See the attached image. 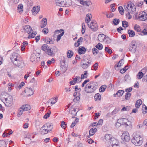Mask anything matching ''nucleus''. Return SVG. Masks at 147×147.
Instances as JSON below:
<instances>
[{
  "label": "nucleus",
  "instance_id": "obj_1",
  "mask_svg": "<svg viewBox=\"0 0 147 147\" xmlns=\"http://www.w3.org/2000/svg\"><path fill=\"white\" fill-rule=\"evenodd\" d=\"M11 60L13 64L16 67L22 68L24 65L23 61L20 55L16 53H13L10 56Z\"/></svg>",
  "mask_w": 147,
  "mask_h": 147
},
{
  "label": "nucleus",
  "instance_id": "obj_2",
  "mask_svg": "<svg viewBox=\"0 0 147 147\" xmlns=\"http://www.w3.org/2000/svg\"><path fill=\"white\" fill-rule=\"evenodd\" d=\"M97 88V83L91 82L87 84L85 88V91L87 93H91L94 92Z\"/></svg>",
  "mask_w": 147,
  "mask_h": 147
},
{
  "label": "nucleus",
  "instance_id": "obj_3",
  "mask_svg": "<svg viewBox=\"0 0 147 147\" xmlns=\"http://www.w3.org/2000/svg\"><path fill=\"white\" fill-rule=\"evenodd\" d=\"M123 6L125 10L128 13H133L136 11V5L131 1L128 2L127 5H124Z\"/></svg>",
  "mask_w": 147,
  "mask_h": 147
},
{
  "label": "nucleus",
  "instance_id": "obj_4",
  "mask_svg": "<svg viewBox=\"0 0 147 147\" xmlns=\"http://www.w3.org/2000/svg\"><path fill=\"white\" fill-rule=\"evenodd\" d=\"M134 136L131 140L132 142L136 146L141 145L142 143V138L139 135L136 133L134 134Z\"/></svg>",
  "mask_w": 147,
  "mask_h": 147
},
{
  "label": "nucleus",
  "instance_id": "obj_5",
  "mask_svg": "<svg viewBox=\"0 0 147 147\" xmlns=\"http://www.w3.org/2000/svg\"><path fill=\"white\" fill-rule=\"evenodd\" d=\"M98 39L100 42H104L107 44L111 43V39L104 34H99L98 36Z\"/></svg>",
  "mask_w": 147,
  "mask_h": 147
},
{
  "label": "nucleus",
  "instance_id": "obj_6",
  "mask_svg": "<svg viewBox=\"0 0 147 147\" xmlns=\"http://www.w3.org/2000/svg\"><path fill=\"white\" fill-rule=\"evenodd\" d=\"M13 98L12 96H8L7 97L5 98V101L3 102L7 107H11L13 104Z\"/></svg>",
  "mask_w": 147,
  "mask_h": 147
},
{
  "label": "nucleus",
  "instance_id": "obj_7",
  "mask_svg": "<svg viewBox=\"0 0 147 147\" xmlns=\"http://www.w3.org/2000/svg\"><path fill=\"white\" fill-rule=\"evenodd\" d=\"M41 49L49 55H51L53 54V51L50 49L49 47L47 44H44L41 47Z\"/></svg>",
  "mask_w": 147,
  "mask_h": 147
},
{
  "label": "nucleus",
  "instance_id": "obj_8",
  "mask_svg": "<svg viewBox=\"0 0 147 147\" xmlns=\"http://www.w3.org/2000/svg\"><path fill=\"white\" fill-rule=\"evenodd\" d=\"M119 121L121 122L122 125H125L126 126H128L131 128H132V125L131 121L127 119L121 118L119 119Z\"/></svg>",
  "mask_w": 147,
  "mask_h": 147
},
{
  "label": "nucleus",
  "instance_id": "obj_9",
  "mask_svg": "<svg viewBox=\"0 0 147 147\" xmlns=\"http://www.w3.org/2000/svg\"><path fill=\"white\" fill-rule=\"evenodd\" d=\"M137 18L140 21H145L147 19V14L144 11L140 12Z\"/></svg>",
  "mask_w": 147,
  "mask_h": 147
},
{
  "label": "nucleus",
  "instance_id": "obj_10",
  "mask_svg": "<svg viewBox=\"0 0 147 147\" xmlns=\"http://www.w3.org/2000/svg\"><path fill=\"white\" fill-rule=\"evenodd\" d=\"M121 138L123 140L127 142L129 140L130 137L129 134L127 131H124L121 136Z\"/></svg>",
  "mask_w": 147,
  "mask_h": 147
},
{
  "label": "nucleus",
  "instance_id": "obj_11",
  "mask_svg": "<svg viewBox=\"0 0 147 147\" xmlns=\"http://www.w3.org/2000/svg\"><path fill=\"white\" fill-rule=\"evenodd\" d=\"M88 26L93 31H96L98 29L97 25L96 22H92L89 24L88 23Z\"/></svg>",
  "mask_w": 147,
  "mask_h": 147
},
{
  "label": "nucleus",
  "instance_id": "obj_12",
  "mask_svg": "<svg viewBox=\"0 0 147 147\" xmlns=\"http://www.w3.org/2000/svg\"><path fill=\"white\" fill-rule=\"evenodd\" d=\"M24 92L26 93V95L28 96L32 95L34 94V91L31 88H26Z\"/></svg>",
  "mask_w": 147,
  "mask_h": 147
},
{
  "label": "nucleus",
  "instance_id": "obj_13",
  "mask_svg": "<svg viewBox=\"0 0 147 147\" xmlns=\"http://www.w3.org/2000/svg\"><path fill=\"white\" fill-rule=\"evenodd\" d=\"M111 141H109L112 147H119V142L117 140L114 138H112Z\"/></svg>",
  "mask_w": 147,
  "mask_h": 147
},
{
  "label": "nucleus",
  "instance_id": "obj_14",
  "mask_svg": "<svg viewBox=\"0 0 147 147\" xmlns=\"http://www.w3.org/2000/svg\"><path fill=\"white\" fill-rule=\"evenodd\" d=\"M77 1L84 6L86 5L87 6H89L92 4L91 2L90 1H84L83 0H77Z\"/></svg>",
  "mask_w": 147,
  "mask_h": 147
},
{
  "label": "nucleus",
  "instance_id": "obj_15",
  "mask_svg": "<svg viewBox=\"0 0 147 147\" xmlns=\"http://www.w3.org/2000/svg\"><path fill=\"white\" fill-rule=\"evenodd\" d=\"M136 46L133 42H131L129 47V49L130 51L133 53H135L136 50Z\"/></svg>",
  "mask_w": 147,
  "mask_h": 147
},
{
  "label": "nucleus",
  "instance_id": "obj_16",
  "mask_svg": "<svg viewBox=\"0 0 147 147\" xmlns=\"http://www.w3.org/2000/svg\"><path fill=\"white\" fill-rule=\"evenodd\" d=\"M44 126L49 132L51 131L53 128V125L49 123H46Z\"/></svg>",
  "mask_w": 147,
  "mask_h": 147
},
{
  "label": "nucleus",
  "instance_id": "obj_17",
  "mask_svg": "<svg viewBox=\"0 0 147 147\" xmlns=\"http://www.w3.org/2000/svg\"><path fill=\"white\" fill-rule=\"evenodd\" d=\"M24 29L26 32L28 34H29L32 32V29L29 25H26L24 27Z\"/></svg>",
  "mask_w": 147,
  "mask_h": 147
},
{
  "label": "nucleus",
  "instance_id": "obj_18",
  "mask_svg": "<svg viewBox=\"0 0 147 147\" xmlns=\"http://www.w3.org/2000/svg\"><path fill=\"white\" fill-rule=\"evenodd\" d=\"M86 51L85 48L84 47H80L78 49V51L80 54H84Z\"/></svg>",
  "mask_w": 147,
  "mask_h": 147
},
{
  "label": "nucleus",
  "instance_id": "obj_19",
  "mask_svg": "<svg viewBox=\"0 0 147 147\" xmlns=\"http://www.w3.org/2000/svg\"><path fill=\"white\" fill-rule=\"evenodd\" d=\"M82 63L90 65L91 63V60L90 57L88 58L83 57V59L82 61Z\"/></svg>",
  "mask_w": 147,
  "mask_h": 147
},
{
  "label": "nucleus",
  "instance_id": "obj_20",
  "mask_svg": "<svg viewBox=\"0 0 147 147\" xmlns=\"http://www.w3.org/2000/svg\"><path fill=\"white\" fill-rule=\"evenodd\" d=\"M83 38L82 37L80 38L78 40L77 42H75L74 43V45L76 47H78L79 45L81 44L83 41Z\"/></svg>",
  "mask_w": 147,
  "mask_h": 147
},
{
  "label": "nucleus",
  "instance_id": "obj_21",
  "mask_svg": "<svg viewBox=\"0 0 147 147\" xmlns=\"http://www.w3.org/2000/svg\"><path fill=\"white\" fill-rule=\"evenodd\" d=\"M56 5L58 6L64 7L63 0H55Z\"/></svg>",
  "mask_w": 147,
  "mask_h": 147
},
{
  "label": "nucleus",
  "instance_id": "obj_22",
  "mask_svg": "<svg viewBox=\"0 0 147 147\" xmlns=\"http://www.w3.org/2000/svg\"><path fill=\"white\" fill-rule=\"evenodd\" d=\"M47 20L45 18H44L41 22L40 27L43 28L47 24Z\"/></svg>",
  "mask_w": 147,
  "mask_h": 147
},
{
  "label": "nucleus",
  "instance_id": "obj_23",
  "mask_svg": "<svg viewBox=\"0 0 147 147\" xmlns=\"http://www.w3.org/2000/svg\"><path fill=\"white\" fill-rule=\"evenodd\" d=\"M64 7H68L71 5V0H63Z\"/></svg>",
  "mask_w": 147,
  "mask_h": 147
},
{
  "label": "nucleus",
  "instance_id": "obj_24",
  "mask_svg": "<svg viewBox=\"0 0 147 147\" xmlns=\"http://www.w3.org/2000/svg\"><path fill=\"white\" fill-rule=\"evenodd\" d=\"M124 92V91L123 90H119L117 91V92L114 94V97H116V95H117V96L120 97L122 95Z\"/></svg>",
  "mask_w": 147,
  "mask_h": 147
},
{
  "label": "nucleus",
  "instance_id": "obj_25",
  "mask_svg": "<svg viewBox=\"0 0 147 147\" xmlns=\"http://www.w3.org/2000/svg\"><path fill=\"white\" fill-rule=\"evenodd\" d=\"M37 58H38L36 57V55L34 53L31 55L30 59L32 62L34 63L36 62V59Z\"/></svg>",
  "mask_w": 147,
  "mask_h": 147
},
{
  "label": "nucleus",
  "instance_id": "obj_26",
  "mask_svg": "<svg viewBox=\"0 0 147 147\" xmlns=\"http://www.w3.org/2000/svg\"><path fill=\"white\" fill-rule=\"evenodd\" d=\"M86 17L85 19V21L88 23L92 18V15L91 14L88 13L86 15Z\"/></svg>",
  "mask_w": 147,
  "mask_h": 147
},
{
  "label": "nucleus",
  "instance_id": "obj_27",
  "mask_svg": "<svg viewBox=\"0 0 147 147\" xmlns=\"http://www.w3.org/2000/svg\"><path fill=\"white\" fill-rule=\"evenodd\" d=\"M80 93H78L77 96L75 97V98L73 99V101L77 103L78 102H79L80 100Z\"/></svg>",
  "mask_w": 147,
  "mask_h": 147
},
{
  "label": "nucleus",
  "instance_id": "obj_28",
  "mask_svg": "<svg viewBox=\"0 0 147 147\" xmlns=\"http://www.w3.org/2000/svg\"><path fill=\"white\" fill-rule=\"evenodd\" d=\"M127 33L129 35V36L130 37H134L135 35V32L132 30H129L128 31Z\"/></svg>",
  "mask_w": 147,
  "mask_h": 147
},
{
  "label": "nucleus",
  "instance_id": "obj_29",
  "mask_svg": "<svg viewBox=\"0 0 147 147\" xmlns=\"http://www.w3.org/2000/svg\"><path fill=\"white\" fill-rule=\"evenodd\" d=\"M41 134H47L49 132L44 125L41 127Z\"/></svg>",
  "mask_w": 147,
  "mask_h": 147
},
{
  "label": "nucleus",
  "instance_id": "obj_30",
  "mask_svg": "<svg viewBox=\"0 0 147 147\" xmlns=\"http://www.w3.org/2000/svg\"><path fill=\"white\" fill-rule=\"evenodd\" d=\"M23 5L22 4H20L18 5V12L19 13H21L23 11Z\"/></svg>",
  "mask_w": 147,
  "mask_h": 147
},
{
  "label": "nucleus",
  "instance_id": "obj_31",
  "mask_svg": "<svg viewBox=\"0 0 147 147\" xmlns=\"http://www.w3.org/2000/svg\"><path fill=\"white\" fill-rule=\"evenodd\" d=\"M21 107L24 111H28L31 108L30 105H24Z\"/></svg>",
  "mask_w": 147,
  "mask_h": 147
},
{
  "label": "nucleus",
  "instance_id": "obj_32",
  "mask_svg": "<svg viewBox=\"0 0 147 147\" xmlns=\"http://www.w3.org/2000/svg\"><path fill=\"white\" fill-rule=\"evenodd\" d=\"M142 104V100L140 99L138 100L136 102L135 104V107L137 108H138Z\"/></svg>",
  "mask_w": 147,
  "mask_h": 147
},
{
  "label": "nucleus",
  "instance_id": "obj_33",
  "mask_svg": "<svg viewBox=\"0 0 147 147\" xmlns=\"http://www.w3.org/2000/svg\"><path fill=\"white\" fill-rule=\"evenodd\" d=\"M25 84V83L23 82H22L19 85L16 86V88L17 90H19Z\"/></svg>",
  "mask_w": 147,
  "mask_h": 147
},
{
  "label": "nucleus",
  "instance_id": "obj_34",
  "mask_svg": "<svg viewBox=\"0 0 147 147\" xmlns=\"http://www.w3.org/2000/svg\"><path fill=\"white\" fill-rule=\"evenodd\" d=\"M97 131V129L96 128H92L89 131V133L90 136L93 135Z\"/></svg>",
  "mask_w": 147,
  "mask_h": 147
},
{
  "label": "nucleus",
  "instance_id": "obj_35",
  "mask_svg": "<svg viewBox=\"0 0 147 147\" xmlns=\"http://www.w3.org/2000/svg\"><path fill=\"white\" fill-rule=\"evenodd\" d=\"M40 10V7L38 6L34 7L32 10V11L33 13L35 12L36 13H38Z\"/></svg>",
  "mask_w": 147,
  "mask_h": 147
},
{
  "label": "nucleus",
  "instance_id": "obj_36",
  "mask_svg": "<svg viewBox=\"0 0 147 147\" xmlns=\"http://www.w3.org/2000/svg\"><path fill=\"white\" fill-rule=\"evenodd\" d=\"M73 80L75 83L80 82L81 80V78L79 76H76L73 79Z\"/></svg>",
  "mask_w": 147,
  "mask_h": 147
},
{
  "label": "nucleus",
  "instance_id": "obj_37",
  "mask_svg": "<svg viewBox=\"0 0 147 147\" xmlns=\"http://www.w3.org/2000/svg\"><path fill=\"white\" fill-rule=\"evenodd\" d=\"M112 138V136L110 134H106L105 136V138L107 141H111Z\"/></svg>",
  "mask_w": 147,
  "mask_h": 147
},
{
  "label": "nucleus",
  "instance_id": "obj_38",
  "mask_svg": "<svg viewBox=\"0 0 147 147\" xmlns=\"http://www.w3.org/2000/svg\"><path fill=\"white\" fill-rule=\"evenodd\" d=\"M45 40L46 43L47 44H53V40L50 38H45Z\"/></svg>",
  "mask_w": 147,
  "mask_h": 147
},
{
  "label": "nucleus",
  "instance_id": "obj_39",
  "mask_svg": "<svg viewBox=\"0 0 147 147\" xmlns=\"http://www.w3.org/2000/svg\"><path fill=\"white\" fill-rule=\"evenodd\" d=\"M57 101V98H53L50 100L48 102V103H50L52 105L55 104Z\"/></svg>",
  "mask_w": 147,
  "mask_h": 147
},
{
  "label": "nucleus",
  "instance_id": "obj_40",
  "mask_svg": "<svg viewBox=\"0 0 147 147\" xmlns=\"http://www.w3.org/2000/svg\"><path fill=\"white\" fill-rule=\"evenodd\" d=\"M67 57L70 58L73 56L74 53L72 51L69 50L67 52Z\"/></svg>",
  "mask_w": 147,
  "mask_h": 147
},
{
  "label": "nucleus",
  "instance_id": "obj_41",
  "mask_svg": "<svg viewBox=\"0 0 147 147\" xmlns=\"http://www.w3.org/2000/svg\"><path fill=\"white\" fill-rule=\"evenodd\" d=\"M134 29L137 32H140L141 29L140 27L138 25L136 24L134 26Z\"/></svg>",
  "mask_w": 147,
  "mask_h": 147
},
{
  "label": "nucleus",
  "instance_id": "obj_42",
  "mask_svg": "<svg viewBox=\"0 0 147 147\" xmlns=\"http://www.w3.org/2000/svg\"><path fill=\"white\" fill-rule=\"evenodd\" d=\"M94 98L95 100H100L101 99V96L99 93H97L95 95Z\"/></svg>",
  "mask_w": 147,
  "mask_h": 147
},
{
  "label": "nucleus",
  "instance_id": "obj_43",
  "mask_svg": "<svg viewBox=\"0 0 147 147\" xmlns=\"http://www.w3.org/2000/svg\"><path fill=\"white\" fill-rule=\"evenodd\" d=\"M107 88V86L105 85L102 86L100 88L99 91L100 92H102L105 91Z\"/></svg>",
  "mask_w": 147,
  "mask_h": 147
},
{
  "label": "nucleus",
  "instance_id": "obj_44",
  "mask_svg": "<svg viewBox=\"0 0 147 147\" xmlns=\"http://www.w3.org/2000/svg\"><path fill=\"white\" fill-rule=\"evenodd\" d=\"M142 111L144 114H145L147 113V107L144 105H143Z\"/></svg>",
  "mask_w": 147,
  "mask_h": 147
},
{
  "label": "nucleus",
  "instance_id": "obj_45",
  "mask_svg": "<svg viewBox=\"0 0 147 147\" xmlns=\"http://www.w3.org/2000/svg\"><path fill=\"white\" fill-rule=\"evenodd\" d=\"M143 4V2L142 1L137 2L135 3L136 6L139 7L140 8L142 7V5Z\"/></svg>",
  "mask_w": 147,
  "mask_h": 147
},
{
  "label": "nucleus",
  "instance_id": "obj_46",
  "mask_svg": "<svg viewBox=\"0 0 147 147\" xmlns=\"http://www.w3.org/2000/svg\"><path fill=\"white\" fill-rule=\"evenodd\" d=\"M37 34V33L36 32H32V33L31 34H30L28 36V38H34L35 35Z\"/></svg>",
  "mask_w": 147,
  "mask_h": 147
},
{
  "label": "nucleus",
  "instance_id": "obj_47",
  "mask_svg": "<svg viewBox=\"0 0 147 147\" xmlns=\"http://www.w3.org/2000/svg\"><path fill=\"white\" fill-rule=\"evenodd\" d=\"M24 111V110H23L22 108V107H21L18 110V116L20 117V115H21L22 114Z\"/></svg>",
  "mask_w": 147,
  "mask_h": 147
},
{
  "label": "nucleus",
  "instance_id": "obj_48",
  "mask_svg": "<svg viewBox=\"0 0 147 147\" xmlns=\"http://www.w3.org/2000/svg\"><path fill=\"white\" fill-rule=\"evenodd\" d=\"M88 74L87 71H85L84 72V74H82L81 75V78L82 79H84V78H87V74Z\"/></svg>",
  "mask_w": 147,
  "mask_h": 147
},
{
  "label": "nucleus",
  "instance_id": "obj_49",
  "mask_svg": "<svg viewBox=\"0 0 147 147\" xmlns=\"http://www.w3.org/2000/svg\"><path fill=\"white\" fill-rule=\"evenodd\" d=\"M6 147V143L3 140L0 141V147Z\"/></svg>",
  "mask_w": 147,
  "mask_h": 147
},
{
  "label": "nucleus",
  "instance_id": "obj_50",
  "mask_svg": "<svg viewBox=\"0 0 147 147\" xmlns=\"http://www.w3.org/2000/svg\"><path fill=\"white\" fill-rule=\"evenodd\" d=\"M82 64L81 65V67L84 69H86L90 65L88 64L82 63Z\"/></svg>",
  "mask_w": 147,
  "mask_h": 147
},
{
  "label": "nucleus",
  "instance_id": "obj_51",
  "mask_svg": "<svg viewBox=\"0 0 147 147\" xmlns=\"http://www.w3.org/2000/svg\"><path fill=\"white\" fill-rule=\"evenodd\" d=\"M95 47L97 49L100 50L102 49L103 48V45L100 43H98Z\"/></svg>",
  "mask_w": 147,
  "mask_h": 147
},
{
  "label": "nucleus",
  "instance_id": "obj_52",
  "mask_svg": "<svg viewBox=\"0 0 147 147\" xmlns=\"http://www.w3.org/2000/svg\"><path fill=\"white\" fill-rule=\"evenodd\" d=\"M61 125L63 128L65 129L67 127V124L64 121H62L61 122Z\"/></svg>",
  "mask_w": 147,
  "mask_h": 147
},
{
  "label": "nucleus",
  "instance_id": "obj_53",
  "mask_svg": "<svg viewBox=\"0 0 147 147\" xmlns=\"http://www.w3.org/2000/svg\"><path fill=\"white\" fill-rule=\"evenodd\" d=\"M144 75L143 73L142 72H139L137 75L138 78L139 79H141Z\"/></svg>",
  "mask_w": 147,
  "mask_h": 147
},
{
  "label": "nucleus",
  "instance_id": "obj_54",
  "mask_svg": "<svg viewBox=\"0 0 147 147\" xmlns=\"http://www.w3.org/2000/svg\"><path fill=\"white\" fill-rule=\"evenodd\" d=\"M128 22L125 21H122V26L124 28L127 27L128 26Z\"/></svg>",
  "mask_w": 147,
  "mask_h": 147
},
{
  "label": "nucleus",
  "instance_id": "obj_55",
  "mask_svg": "<svg viewBox=\"0 0 147 147\" xmlns=\"http://www.w3.org/2000/svg\"><path fill=\"white\" fill-rule=\"evenodd\" d=\"M119 11L121 15H123L124 13V9L123 7L121 6H120L118 7Z\"/></svg>",
  "mask_w": 147,
  "mask_h": 147
},
{
  "label": "nucleus",
  "instance_id": "obj_56",
  "mask_svg": "<svg viewBox=\"0 0 147 147\" xmlns=\"http://www.w3.org/2000/svg\"><path fill=\"white\" fill-rule=\"evenodd\" d=\"M64 32H63L61 33L60 34H59L57 36V39L56 40L57 41L60 40L61 38V37L64 34Z\"/></svg>",
  "mask_w": 147,
  "mask_h": 147
},
{
  "label": "nucleus",
  "instance_id": "obj_57",
  "mask_svg": "<svg viewBox=\"0 0 147 147\" xmlns=\"http://www.w3.org/2000/svg\"><path fill=\"white\" fill-rule=\"evenodd\" d=\"M92 52L93 55H96L98 52V50L95 48H93L92 49Z\"/></svg>",
  "mask_w": 147,
  "mask_h": 147
},
{
  "label": "nucleus",
  "instance_id": "obj_58",
  "mask_svg": "<svg viewBox=\"0 0 147 147\" xmlns=\"http://www.w3.org/2000/svg\"><path fill=\"white\" fill-rule=\"evenodd\" d=\"M124 60L123 59H121L119 62L118 65L117 66V67H120L123 64Z\"/></svg>",
  "mask_w": 147,
  "mask_h": 147
},
{
  "label": "nucleus",
  "instance_id": "obj_59",
  "mask_svg": "<svg viewBox=\"0 0 147 147\" xmlns=\"http://www.w3.org/2000/svg\"><path fill=\"white\" fill-rule=\"evenodd\" d=\"M131 94L130 93H126L125 96V98L126 100H128L130 98Z\"/></svg>",
  "mask_w": 147,
  "mask_h": 147
},
{
  "label": "nucleus",
  "instance_id": "obj_60",
  "mask_svg": "<svg viewBox=\"0 0 147 147\" xmlns=\"http://www.w3.org/2000/svg\"><path fill=\"white\" fill-rule=\"evenodd\" d=\"M113 22L115 25H117L119 23V19H114L113 20Z\"/></svg>",
  "mask_w": 147,
  "mask_h": 147
},
{
  "label": "nucleus",
  "instance_id": "obj_61",
  "mask_svg": "<svg viewBox=\"0 0 147 147\" xmlns=\"http://www.w3.org/2000/svg\"><path fill=\"white\" fill-rule=\"evenodd\" d=\"M51 113V112L50 111H49L47 113H46L45 115H44L43 118L45 119L47 118L49 116Z\"/></svg>",
  "mask_w": 147,
  "mask_h": 147
},
{
  "label": "nucleus",
  "instance_id": "obj_62",
  "mask_svg": "<svg viewBox=\"0 0 147 147\" xmlns=\"http://www.w3.org/2000/svg\"><path fill=\"white\" fill-rule=\"evenodd\" d=\"M48 32V29L46 28H44L42 30V32L44 34H47Z\"/></svg>",
  "mask_w": 147,
  "mask_h": 147
},
{
  "label": "nucleus",
  "instance_id": "obj_63",
  "mask_svg": "<svg viewBox=\"0 0 147 147\" xmlns=\"http://www.w3.org/2000/svg\"><path fill=\"white\" fill-rule=\"evenodd\" d=\"M98 64L97 63H96L92 67V68H93V70H96L98 67Z\"/></svg>",
  "mask_w": 147,
  "mask_h": 147
},
{
  "label": "nucleus",
  "instance_id": "obj_64",
  "mask_svg": "<svg viewBox=\"0 0 147 147\" xmlns=\"http://www.w3.org/2000/svg\"><path fill=\"white\" fill-rule=\"evenodd\" d=\"M144 35H146L147 34V29L144 28L142 32Z\"/></svg>",
  "mask_w": 147,
  "mask_h": 147
}]
</instances>
